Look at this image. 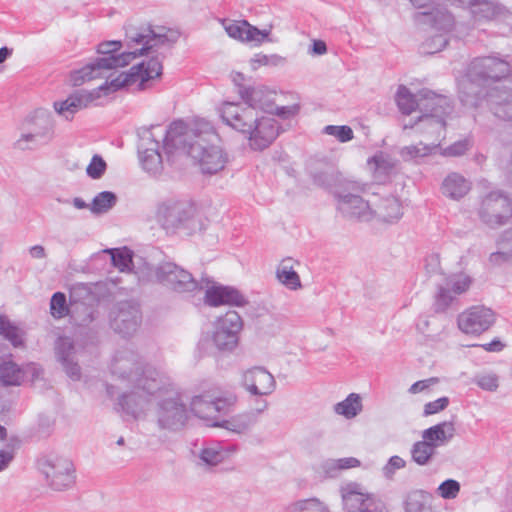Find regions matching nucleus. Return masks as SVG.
Returning a JSON list of instances; mask_svg holds the SVG:
<instances>
[{"label":"nucleus","instance_id":"e433bc0d","mask_svg":"<svg viewBox=\"0 0 512 512\" xmlns=\"http://www.w3.org/2000/svg\"><path fill=\"white\" fill-rule=\"evenodd\" d=\"M362 411V401L359 394L351 393L343 401L334 405V412L347 419L356 417Z\"/></svg>","mask_w":512,"mask_h":512},{"label":"nucleus","instance_id":"473e14b6","mask_svg":"<svg viewBox=\"0 0 512 512\" xmlns=\"http://www.w3.org/2000/svg\"><path fill=\"white\" fill-rule=\"evenodd\" d=\"M0 336L16 349L24 347L26 336L24 329L12 322L6 315H0Z\"/></svg>","mask_w":512,"mask_h":512},{"label":"nucleus","instance_id":"37998d69","mask_svg":"<svg viewBox=\"0 0 512 512\" xmlns=\"http://www.w3.org/2000/svg\"><path fill=\"white\" fill-rule=\"evenodd\" d=\"M93 284L88 283H75L70 289L71 303H83L84 305L90 304L95 300L93 294Z\"/></svg>","mask_w":512,"mask_h":512},{"label":"nucleus","instance_id":"c03bdc74","mask_svg":"<svg viewBox=\"0 0 512 512\" xmlns=\"http://www.w3.org/2000/svg\"><path fill=\"white\" fill-rule=\"evenodd\" d=\"M116 204V195L110 191L98 193L90 204V210L93 214H103L108 212Z\"/></svg>","mask_w":512,"mask_h":512},{"label":"nucleus","instance_id":"0e129e2a","mask_svg":"<svg viewBox=\"0 0 512 512\" xmlns=\"http://www.w3.org/2000/svg\"><path fill=\"white\" fill-rule=\"evenodd\" d=\"M449 405L448 397H441L435 401H431L425 404L424 406V415L429 416L436 414L442 410H444Z\"/></svg>","mask_w":512,"mask_h":512},{"label":"nucleus","instance_id":"603ef678","mask_svg":"<svg viewBox=\"0 0 512 512\" xmlns=\"http://www.w3.org/2000/svg\"><path fill=\"white\" fill-rule=\"evenodd\" d=\"M50 313L55 319H62L69 314V307L64 293L56 292L52 295Z\"/></svg>","mask_w":512,"mask_h":512},{"label":"nucleus","instance_id":"6e6d98bb","mask_svg":"<svg viewBox=\"0 0 512 512\" xmlns=\"http://www.w3.org/2000/svg\"><path fill=\"white\" fill-rule=\"evenodd\" d=\"M324 132L327 135L335 137L342 143L348 142L353 139L354 133L353 130L347 126H336V125H328L324 128Z\"/></svg>","mask_w":512,"mask_h":512},{"label":"nucleus","instance_id":"9d476101","mask_svg":"<svg viewBox=\"0 0 512 512\" xmlns=\"http://www.w3.org/2000/svg\"><path fill=\"white\" fill-rule=\"evenodd\" d=\"M423 22L432 30L438 32L436 39L427 43L431 53L442 50L448 44L446 35L453 33L457 38L469 35V26L456 20L454 14L446 7L438 6L428 12H423Z\"/></svg>","mask_w":512,"mask_h":512},{"label":"nucleus","instance_id":"79ce46f5","mask_svg":"<svg viewBox=\"0 0 512 512\" xmlns=\"http://www.w3.org/2000/svg\"><path fill=\"white\" fill-rule=\"evenodd\" d=\"M127 367L128 360L125 354L114 355L109 366L112 381L120 382V384H123L125 387L127 382Z\"/></svg>","mask_w":512,"mask_h":512},{"label":"nucleus","instance_id":"1a4fd4ad","mask_svg":"<svg viewBox=\"0 0 512 512\" xmlns=\"http://www.w3.org/2000/svg\"><path fill=\"white\" fill-rule=\"evenodd\" d=\"M121 46L120 41L100 43L97 52L102 56L75 71L72 75L73 84L78 86L86 81L101 78H106L108 82L116 79L120 74L117 68L128 65V52L116 54Z\"/></svg>","mask_w":512,"mask_h":512},{"label":"nucleus","instance_id":"13d9d810","mask_svg":"<svg viewBox=\"0 0 512 512\" xmlns=\"http://www.w3.org/2000/svg\"><path fill=\"white\" fill-rule=\"evenodd\" d=\"M455 295L456 294H454L447 285L445 287H440L435 300L436 311H445L454 301Z\"/></svg>","mask_w":512,"mask_h":512},{"label":"nucleus","instance_id":"052dcab7","mask_svg":"<svg viewBox=\"0 0 512 512\" xmlns=\"http://www.w3.org/2000/svg\"><path fill=\"white\" fill-rule=\"evenodd\" d=\"M237 401L236 396L230 395L227 397H219V398H211V402L213 403L214 413H228L232 410L235 403Z\"/></svg>","mask_w":512,"mask_h":512},{"label":"nucleus","instance_id":"6e6552de","mask_svg":"<svg viewBox=\"0 0 512 512\" xmlns=\"http://www.w3.org/2000/svg\"><path fill=\"white\" fill-rule=\"evenodd\" d=\"M155 218L167 234L191 235L204 228V220L196 205L187 200L166 199L160 202Z\"/></svg>","mask_w":512,"mask_h":512},{"label":"nucleus","instance_id":"864d4df0","mask_svg":"<svg viewBox=\"0 0 512 512\" xmlns=\"http://www.w3.org/2000/svg\"><path fill=\"white\" fill-rule=\"evenodd\" d=\"M121 387L115 385L112 382L107 383V394L110 398H116L117 402L114 405V409L121 413L123 416L127 414L126 405L128 404L127 394L125 391L120 392Z\"/></svg>","mask_w":512,"mask_h":512},{"label":"nucleus","instance_id":"9b49d317","mask_svg":"<svg viewBox=\"0 0 512 512\" xmlns=\"http://www.w3.org/2000/svg\"><path fill=\"white\" fill-rule=\"evenodd\" d=\"M126 85H128V72L122 71L116 79H112L110 82L105 81L102 85L92 91L71 94L63 101L54 102L53 107L57 114L67 120H70L78 111L88 107L98 99L101 94L108 95L118 91Z\"/></svg>","mask_w":512,"mask_h":512},{"label":"nucleus","instance_id":"de8ad7c7","mask_svg":"<svg viewBox=\"0 0 512 512\" xmlns=\"http://www.w3.org/2000/svg\"><path fill=\"white\" fill-rule=\"evenodd\" d=\"M57 361L62 366L65 374L73 381H78L81 378V367L79 365L76 354H58Z\"/></svg>","mask_w":512,"mask_h":512},{"label":"nucleus","instance_id":"393cba45","mask_svg":"<svg viewBox=\"0 0 512 512\" xmlns=\"http://www.w3.org/2000/svg\"><path fill=\"white\" fill-rule=\"evenodd\" d=\"M367 167L376 182L385 183L397 173L398 161L380 151L367 160Z\"/></svg>","mask_w":512,"mask_h":512},{"label":"nucleus","instance_id":"bf43d9fd","mask_svg":"<svg viewBox=\"0 0 512 512\" xmlns=\"http://www.w3.org/2000/svg\"><path fill=\"white\" fill-rule=\"evenodd\" d=\"M470 284V278L464 274L453 275L446 282V285L453 291V293L458 295L467 291Z\"/></svg>","mask_w":512,"mask_h":512},{"label":"nucleus","instance_id":"a878e982","mask_svg":"<svg viewBox=\"0 0 512 512\" xmlns=\"http://www.w3.org/2000/svg\"><path fill=\"white\" fill-rule=\"evenodd\" d=\"M261 404V407L257 408L256 412H245L237 414L228 419L215 421L211 424V426L223 428L235 434H245L257 422L258 414L266 409V401H262Z\"/></svg>","mask_w":512,"mask_h":512},{"label":"nucleus","instance_id":"c85d7f7f","mask_svg":"<svg viewBox=\"0 0 512 512\" xmlns=\"http://www.w3.org/2000/svg\"><path fill=\"white\" fill-rule=\"evenodd\" d=\"M470 190V181L457 172L449 173L441 185L442 194L453 200L463 198Z\"/></svg>","mask_w":512,"mask_h":512},{"label":"nucleus","instance_id":"72a5a7b5","mask_svg":"<svg viewBox=\"0 0 512 512\" xmlns=\"http://www.w3.org/2000/svg\"><path fill=\"white\" fill-rule=\"evenodd\" d=\"M25 379L23 367L11 360H0V384L3 386H19Z\"/></svg>","mask_w":512,"mask_h":512},{"label":"nucleus","instance_id":"a19ab883","mask_svg":"<svg viewBox=\"0 0 512 512\" xmlns=\"http://www.w3.org/2000/svg\"><path fill=\"white\" fill-rule=\"evenodd\" d=\"M215 326L234 333V335L239 337V333L243 328V320L236 311L230 310L216 319Z\"/></svg>","mask_w":512,"mask_h":512},{"label":"nucleus","instance_id":"20e7f679","mask_svg":"<svg viewBox=\"0 0 512 512\" xmlns=\"http://www.w3.org/2000/svg\"><path fill=\"white\" fill-rule=\"evenodd\" d=\"M169 140L177 141L179 153L189 155L203 174H217L228 163L214 126L205 119L173 121Z\"/></svg>","mask_w":512,"mask_h":512},{"label":"nucleus","instance_id":"774afa93","mask_svg":"<svg viewBox=\"0 0 512 512\" xmlns=\"http://www.w3.org/2000/svg\"><path fill=\"white\" fill-rule=\"evenodd\" d=\"M14 459V452L12 449L0 450V472L6 470Z\"/></svg>","mask_w":512,"mask_h":512},{"label":"nucleus","instance_id":"cd10ccee","mask_svg":"<svg viewBox=\"0 0 512 512\" xmlns=\"http://www.w3.org/2000/svg\"><path fill=\"white\" fill-rule=\"evenodd\" d=\"M453 421H443L422 431V438L431 444L436 450L447 445L455 436Z\"/></svg>","mask_w":512,"mask_h":512},{"label":"nucleus","instance_id":"c9c22d12","mask_svg":"<svg viewBox=\"0 0 512 512\" xmlns=\"http://www.w3.org/2000/svg\"><path fill=\"white\" fill-rule=\"evenodd\" d=\"M111 328L120 334H126L128 331V304L121 301L115 305L109 314Z\"/></svg>","mask_w":512,"mask_h":512},{"label":"nucleus","instance_id":"6ab92c4d","mask_svg":"<svg viewBox=\"0 0 512 512\" xmlns=\"http://www.w3.org/2000/svg\"><path fill=\"white\" fill-rule=\"evenodd\" d=\"M489 111L502 120H512V88L507 84L498 83L481 98Z\"/></svg>","mask_w":512,"mask_h":512},{"label":"nucleus","instance_id":"f03ea898","mask_svg":"<svg viewBox=\"0 0 512 512\" xmlns=\"http://www.w3.org/2000/svg\"><path fill=\"white\" fill-rule=\"evenodd\" d=\"M143 375L144 378L137 380L138 390L130 394V414L140 417L148 407L150 396L158 395L161 397L155 412L158 427L174 432L182 429L189 419V410L171 379L155 368L146 369Z\"/></svg>","mask_w":512,"mask_h":512},{"label":"nucleus","instance_id":"bb28decb","mask_svg":"<svg viewBox=\"0 0 512 512\" xmlns=\"http://www.w3.org/2000/svg\"><path fill=\"white\" fill-rule=\"evenodd\" d=\"M300 262L292 257L283 258L276 267L275 277L285 288L291 291L302 289L300 276L297 268Z\"/></svg>","mask_w":512,"mask_h":512},{"label":"nucleus","instance_id":"e2e57ef3","mask_svg":"<svg viewBox=\"0 0 512 512\" xmlns=\"http://www.w3.org/2000/svg\"><path fill=\"white\" fill-rule=\"evenodd\" d=\"M475 382L483 390L496 391L498 388V377L495 374H481L475 379Z\"/></svg>","mask_w":512,"mask_h":512},{"label":"nucleus","instance_id":"aec40b11","mask_svg":"<svg viewBox=\"0 0 512 512\" xmlns=\"http://www.w3.org/2000/svg\"><path fill=\"white\" fill-rule=\"evenodd\" d=\"M204 301L211 307L222 305L243 307L248 303L246 297L236 288L213 281L207 282Z\"/></svg>","mask_w":512,"mask_h":512},{"label":"nucleus","instance_id":"2eb2a0df","mask_svg":"<svg viewBox=\"0 0 512 512\" xmlns=\"http://www.w3.org/2000/svg\"><path fill=\"white\" fill-rule=\"evenodd\" d=\"M344 512H387L385 503L376 495L367 493L355 482L340 488Z\"/></svg>","mask_w":512,"mask_h":512},{"label":"nucleus","instance_id":"4468645a","mask_svg":"<svg viewBox=\"0 0 512 512\" xmlns=\"http://www.w3.org/2000/svg\"><path fill=\"white\" fill-rule=\"evenodd\" d=\"M363 187L348 185L337 193V209L340 214L350 220L371 221V200H364L360 195Z\"/></svg>","mask_w":512,"mask_h":512},{"label":"nucleus","instance_id":"f3484780","mask_svg":"<svg viewBox=\"0 0 512 512\" xmlns=\"http://www.w3.org/2000/svg\"><path fill=\"white\" fill-rule=\"evenodd\" d=\"M371 223L393 225L403 217V205L394 195H377L371 199Z\"/></svg>","mask_w":512,"mask_h":512},{"label":"nucleus","instance_id":"dca6fc26","mask_svg":"<svg viewBox=\"0 0 512 512\" xmlns=\"http://www.w3.org/2000/svg\"><path fill=\"white\" fill-rule=\"evenodd\" d=\"M41 470L54 490H64L74 483V465L68 458L48 457L41 463Z\"/></svg>","mask_w":512,"mask_h":512},{"label":"nucleus","instance_id":"58836bf2","mask_svg":"<svg viewBox=\"0 0 512 512\" xmlns=\"http://www.w3.org/2000/svg\"><path fill=\"white\" fill-rule=\"evenodd\" d=\"M436 449L429 444L425 439L415 442L411 448V458L412 460L420 465L425 466L430 463L434 455L436 454Z\"/></svg>","mask_w":512,"mask_h":512},{"label":"nucleus","instance_id":"69168bd1","mask_svg":"<svg viewBox=\"0 0 512 512\" xmlns=\"http://www.w3.org/2000/svg\"><path fill=\"white\" fill-rule=\"evenodd\" d=\"M470 148V143L467 140L459 141L451 146L445 148L441 154L444 156H461L465 154Z\"/></svg>","mask_w":512,"mask_h":512},{"label":"nucleus","instance_id":"4d7b16f0","mask_svg":"<svg viewBox=\"0 0 512 512\" xmlns=\"http://www.w3.org/2000/svg\"><path fill=\"white\" fill-rule=\"evenodd\" d=\"M460 492V483L454 479L443 481L437 488V493L443 499H455Z\"/></svg>","mask_w":512,"mask_h":512},{"label":"nucleus","instance_id":"2f4dec72","mask_svg":"<svg viewBox=\"0 0 512 512\" xmlns=\"http://www.w3.org/2000/svg\"><path fill=\"white\" fill-rule=\"evenodd\" d=\"M360 466V461L355 457L340 459H327L318 467V473L325 478H336L341 471Z\"/></svg>","mask_w":512,"mask_h":512},{"label":"nucleus","instance_id":"4c0bfd02","mask_svg":"<svg viewBox=\"0 0 512 512\" xmlns=\"http://www.w3.org/2000/svg\"><path fill=\"white\" fill-rule=\"evenodd\" d=\"M510 259H512V229L503 232L498 241V251L489 257L490 262L496 265Z\"/></svg>","mask_w":512,"mask_h":512},{"label":"nucleus","instance_id":"0eeeda50","mask_svg":"<svg viewBox=\"0 0 512 512\" xmlns=\"http://www.w3.org/2000/svg\"><path fill=\"white\" fill-rule=\"evenodd\" d=\"M130 273H134L139 282L152 279L153 276L164 286L180 294H190L200 289L192 274L172 262L162 263L155 272L140 255L130 251Z\"/></svg>","mask_w":512,"mask_h":512},{"label":"nucleus","instance_id":"49530a36","mask_svg":"<svg viewBox=\"0 0 512 512\" xmlns=\"http://www.w3.org/2000/svg\"><path fill=\"white\" fill-rule=\"evenodd\" d=\"M238 340L239 337L234 335V333L228 332L215 326L213 342L217 349L223 351L234 350L238 344Z\"/></svg>","mask_w":512,"mask_h":512},{"label":"nucleus","instance_id":"f257e3e1","mask_svg":"<svg viewBox=\"0 0 512 512\" xmlns=\"http://www.w3.org/2000/svg\"><path fill=\"white\" fill-rule=\"evenodd\" d=\"M243 102L221 103L218 114L222 121L241 133L253 150H263L271 145L279 134L274 115L283 119L295 116L299 105L277 106V93L266 86L243 87L239 90Z\"/></svg>","mask_w":512,"mask_h":512},{"label":"nucleus","instance_id":"b1692460","mask_svg":"<svg viewBox=\"0 0 512 512\" xmlns=\"http://www.w3.org/2000/svg\"><path fill=\"white\" fill-rule=\"evenodd\" d=\"M242 384L255 396H266L275 390L276 382L271 373L262 367H253L243 373Z\"/></svg>","mask_w":512,"mask_h":512},{"label":"nucleus","instance_id":"a211bd4d","mask_svg":"<svg viewBox=\"0 0 512 512\" xmlns=\"http://www.w3.org/2000/svg\"><path fill=\"white\" fill-rule=\"evenodd\" d=\"M495 317L492 310L474 306L458 315V328L468 335H479L487 331L494 323Z\"/></svg>","mask_w":512,"mask_h":512},{"label":"nucleus","instance_id":"5fc2aeb1","mask_svg":"<svg viewBox=\"0 0 512 512\" xmlns=\"http://www.w3.org/2000/svg\"><path fill=\"white\" fill-rule=\"evenodd\" d=\"M107 169V164L102 156L95 154L86 167V174L89 178L98 180L102 178Z\"/></svg>","mask_w":512,"mask_h":512},{"label":"nucleus","instance_id":"ea45409f","mask_svg":"<svg viewBox=\"0 0 512 512\" xmlns=\"http://www.w3.org/2000/svg\"><path fill=\"white\" fill-rule=\"evenodd\" d=\"M102 257H109L111 264L124 272L128 268V248L122 249H105L93 255V259L97 260Z\"/></svg>","mask_w":512,"mask_h":512},{"label":"nucleus","instance_id":"ddd939ff","mask_svg":"<svg viewBox=\"0 0 512 512\" xmlns=\"http://www.w3.org/2000/svg\"><path fill=\"white\" fill-rule=\"evenodd\" d=\"M422 97L420 105L425 109V112L418 118L415 124H405L404 128L416 126L420 132L426 135L427 140L435 141L436 134L433 131V126L423 123V119L429 118L431 121L441 120L445 124V117L451 112L450 101L447 97L434 92H423Z\"/></svg>","mask_w":512,"mask_h":512},{"label":"nucleus","instance_id":"3c124183","mask_svg":"<svg viewBox=\"0 0 512 512\" xmlns=\"http://www.w3.org/2000/svg\"><path fill=\"white\" fill-rule=\"evenodd\" d=\"M286 58L278 54H255L250 60V65L253 70H257L261 66L280 67L285 65Z\"/></svg>","mask_w":512,"mask_h":512},{"label":"nucleus","instance_id":"8fccbe9b","mask_svg":"<svg viewBox=\"0 0 512 512\" xmlns=\"http://www.w3.org/2000/svg\"><path fill=\"white\" fill-rule=\"evenodd\" d=\"M227 457V453L218 446L203 447L199 453V459L203 465L216 466L222 463Z\"/></svg>","mask_w":512,"mask_h":512},{"label":"nucleus","instance_id":"680f3d73","mask_svg":"<svg viewBox=\"0 0 512 512\" xmlns=\"http://www.w3.org/2000/svg\"><path fill=\"white\" fill-rule=\"evenodd\" d=\"M406 466V461L400 456H392L389 458L387 464L382 468L383 476L386 479H392L397 470L403 469Z\"/></svg>","mask_w":512,"mask_h":512},{"label":"nucleus","instance_id":"39448f33","mask_svg":"<svg viewBox=\"0 0 512 512\" xmlns=\"http://www.w3.org/2000/svg\"><path fill=\"white\" fill-rule=\"evenodd\" d=\"M512 66L509 62L496 56H486L474 59L458 83L460 99L464 105L481 106L480 88L489 81L512 82Z\"/></svg>","mask_w":512,"mask_h":512},{"label":"nucleus","instance_id":"4be33fe9","mask_svg":"<svg viewBox=\"0 0 512 512\" xmlns=\"http://www.w3.org/2000/svg\"><path fill=\"white\" fill-rule=\"evenodd\" d=\"M223 26L229 37L241 41L243 43L261 45L265 41H269L268 37L271 33L272 26L268 28L258 29L247 21H223Z\"/></svg>","mask_w":512,"mask_h":512},{"label":"nucleus","instance_id":"423d86ee","mask_svg":"<svg viewBox=\"0 0 512 512\" xmlns=\"http://www.w3.org/2000/svg\"><path fill=\"white\" fill-rule=\"evenodd\" d=\"M171 124H160L141 127L137 130V152L140 165L150 174H158L163 168V158L160 153V140L163 143L167 157L179 153L180 145L177 141H170Z\"/></svg>","mask_w":512,"mask_h":512},{"label":"nucleus","instance_id":"338daca9","mask_svg":"<svg viewBox=\"0 0 512 512\" xmlns=\"http://www.w3.org/2000/svg\"><path fill=\"white\" fill-rule=\"evenodd\" d=\"M466 347H468V348L481 347L488 352H498V351H501V350L507 348V345L504 342H502L499 338H495L494 340H492L491 342L486 343V344H482V345L471 344V345H467Z\"/></svg>","mask_w":512,"mask_h":512},{"label":"nucleus","instance_id":"5701e85b","mask_svg":"<svg viewBox=\"0 0 512 512\" xmlns=\"http://www.w3.org/2000/svg\"><path fill=\"white\" fill-rule=\"evenodd\" d=\"M23 127L34 133L46 145L54 138L55 121L51 112L46 109H36L26 118Z\"/></svg>","mask_w":512,"mask_h":512},{"label":"nucleus","instance_id":"a18cd8bd","mask_svg":"<svg viewBox=\"0 0 512 512\" xmlns=\"http://www.w3.org/2000/svg\"><path fill=\"white\" fill-rule=\"evenodd\" d=\"M288 512H329L328 506L318 498H308L295 501L287 507Z\"/></svg>","mask_w":512,"mask_h":512},{"label":"nucleus","instance_id":"c756f323","mask_svg":"<svg viewBox=\"0 0 512 512\" xmlns=\"http://www.w3.org/2000/svg\"><path fill=\"white\" fill-rule=\"evenodd\" d=\"M432 495L422 489H415L407 493L404 499L405 512H434Z\"/></svg>","mask_w":512,"mask_h":512},{"label":"nucleus","instance_id":"7c9ffc66","mask_svg":"<svg viewBox=\"0 0 512 512\" xmlns=\"http://www.w3.org/2000/svg\"><path fill=\"white\" fill-rule=\"evenodd\" d=\"M423 92H431L430 90L423 89L418 92L417 95H413L409 89L403 85L399 86L396 93V102L399 110L403 114H411L416 109L423 114L425 109L421 107L420 102H422V93Z\"/></svg>","mask_w":512,"mask_h":512},{"label":"nucleus","instance_id":"09e8293b","mask_svg":"<svg viewBox=\"0 0 512 512\" xmlns=\"http://www.w3.org/2000/svg\"><path fill=\"white\" fill-rule=\"evenodd\" d=\"M43 146H46L40 139H38L34 133L28 131L25 127L19 137L14 142V147L21 151H32L37 150Z\"/></svg>","mask_w":512,"mask_h":512},{"label":"nucleus","instance_id":"7ed1b4c3","mask_svg":"<svg viewBox=\"0 0 512 512\" xmlns=\"http://www.w3.org/2000/svg\"><path fill=\"white\" fill-rule=\"evenodd\" d=\"M177 39L176 32L151 25L136 28L130 34V91L141 92L155 86L163 71L159 49Z\"/></svg>","mask_w":512,"mask_h":512},{"label":"nucleus","instance_id":"412c9836","mask_svg":"<svg viewBox=\"0 0 512 512\" xmlns=\"http://www.w3.org/2000/svg\"><path fill=\"white\" fill-rule=\"evenodd\" d=\"M423 123L433 126L436 140L428 143L419 142L401 148L400 156L403 160H418L433 155L440 149L441 140L444 138V123L441 120L431 121L429 118H424Z\"/></svg>","mask_w":512,"mask_h":512},{"label":"nucleus","instance_id":"f8f14e48","mask_svg":"<svg viewBox=\"0 0 512 512\" xmlns=\"http://www.w3.org/2000/svg\"><path fill=\"white\" fill-rule=\"evenodd\" d=\"M477 215L491 228L502 226L512 217V198L500 189L490 190L481 196Z\"/></svg>","mask_w":512,"mask_h":512},{"label":"nucleus","instance_id":"f704fd0d","mask_svg":"<svg viewBox=\"0 0 512 512\" xmlns=\"http://www.w3.org/2000/svg\"><path fill=\"white\" fill-rule=\"evenodd\" d=\"M190 411L198 418L211 422L209 425L216 420V416L213 410V403L211 402V398L204 395H199L193 397L190 404Z\"/></svg>","mask_w":512,"mask_h":512}]
</instances>
